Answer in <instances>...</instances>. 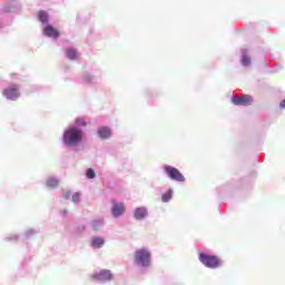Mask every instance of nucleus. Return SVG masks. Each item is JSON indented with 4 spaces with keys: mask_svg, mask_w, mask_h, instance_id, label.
I'll use <instances>...</instances> for the list:
<instances>
[{
    "mask_svg": "<svg viewBox=\"0 0 285 285\" xmlns=\"http://www.w3.org/2000/svg\"><path fill=\"white\" fill-rule=\"evenodd\" d=\"M83 141V129L70 125L62 134L65 148H77Z\"/></svg>",
    "mask_w": 285,
    "mask_h": 285,
    "instance_id": "obj_1",
    "label": "nucleus"
},
{
    "mask_svg": "<svg viewBox=\"0 0 285 285\" xmlns=\"http://www.w3.org/2000/svg\"><path fill=\"white\" fill-rule=\"evenodd\" d=\"M163 170L166 177H168V179H170L171 181H177L179 184H184V181H186V177L184 176V174H181V171L176 167H173L170 165H164Z\"/></svg>",
    "mask_w": 285,
    "mask_h": 285,
    "instance_id": "obj_2",
    "label": "nucleus"
},
{
    "mask_svg": "<svg viewBox=\"0 0 285 285\" xmlns=\"http://www.w3.org/2000/svg\"><path fill=\"white\" fill-rule=\"evenodd\" d=\"M198 259L204 266H206V268H219V266H222V261H219V257L217 256L199 253Z\"/></svg>",
    "mask_w": 285,
    "mask_h": 285,
    "instance_id": "obj_3",
    "label": "nucleus"
},
{
    "mask_svg": "<svg viewBox=\"0 0 285 285\" xmlns=\"http://www.w3.org/2000/svg\"><path fill=\"white\" fill-rule=\"evenodd\" d=\"M2 95L8 99V101H17V99L21 97L19 85H10L3 89Z\"/></svg>",
    "mask_w": 285,
    "mask_h": 285,
    "instance_id": "obj_4",
    "label": "nucleus"
},
{
    "mask_svg": "<svg viewBox=\"0 0 285 285\" xmlns=\"http://www.w3.org/2000/svg\"><path fill=\"white\" fill-rule=\"evenodd\" d=\"M21 10V3L19 0H9L0 8L1 14H10L12 12H19Z\"/></svg>",
    "mask_w": 285,
    "mask_h": 285,
    "instance_id": "obj_5",
    "label": "nucleus"
},
{
    "mask_svg": "<svg viewBox=\"0 0 285 285\" xmlns=\"http://www.w3.org/2000/svg\"><path fill=\"white\" fill-rule=\"evenodd\" d=\"M99 79H101V71H96L94 73L86 71L80 77L81 83H86L87 86H95V83H98Z\"/></svg>",
    "mask_w": 285,
    "mask_h": 285,
    "instance_id": "obj_6",
    "label": "nucleus"
},
{
    "mask_svg": "<svg viewBox=\"0 0 285 285\" xmlns=\"http://www.w3.org/2000/svg\"><path fill=\"white\" fill-rule=\"evenodd\" d=\"M135 262H137L140 266H150V252H148V249L136 250Z\"/></svg>",
    "mask_w": 285,
    "mask_h": 285,
    "instance_id": "obj_7",
    "label": "nucleus"
},
{
    "mask_svg": "<svg viewBox=\"0 0 285 285\" xmlns=\"http://www.w3.org/2000/svg\"><path fill=\"white\" fill-rule=\"evenodd\" d=\"M96 135L101 141H108V139H112V128L100 126L97 128Z\"/></svg>",
    "mask_w": 285,
    "mask_h": 285,
    "instance_id": "obj_8",
    "label": "nucleus"
},
{
    "mask_svg": "<svg viewBox=\"0 0 285 285\" xmlns=\"http://www.w3.org/2000/svg\"><path fill=\"white\" fill-rule=\"evenodd\" d=\"M232 104L234 106H252L253 105V97L248 95L243 96H233Z\"/></svg>",
    "mask_w": 285,
    "mask_h": 285,
    "instance_id": "obj_9",
    "label": "nucleus"
},
{
    "mask_svg": "<svg viewBox=\"0 0 285 285\" xmlns=\"http://www.w3.org/2000/svg\"><path fill=\"white\" fill-rule=\"evenodd\" d=\"M94 282H110L112 279V273L110 269H101L99 273L91 275Z\"/></svg>",
    "mask_w": 285,
    "mask_h": 285,
    "instance_id": "obj_10",
    "label": "nucleus"
},
{
    "mask_svg": "<svg viewBox=\"0 0 285 285\" xmlns=\"http://www.w3.org/2000/svg\"><path fill=\"white\" fill-rule=\"evenodd\" d=\"M42 35L48 37V39H59V37H61L59 30H57L52 24H46L42 28Z\"/></svg>",
    "mask_w": 285,
    "mask_h": 285,
    "instance_id": "obj_11",
    "label": "nucleus"
},
{
    "mask_svg": "<svg viewBox=\"0 0 285 285\" xmlns=\"http://www.w3.org/2000/svg\"><path fill=\"white\" fill-rule=\"evenodd\" d=\"M124 213H126V205L124 203L112 200L111 215H124Z\"/></svg>",
    "mask_w": 285,
    "mask_h": 285,
    "instance_id": "obj_12",
    "label": "nucleus"
},
{
    "mask_svg": "<svg viewBox=\"0 0 285 285\" xmlns=\"http://www.w3.org/2000/svg\"><path fill=\"white\" fill-rule=\"evenodd\" d=\"M65 57L69 61H77L79 59V51L72 47H68L65 49Z\"/></svg>",
    "mask_w": 285,
    "mask_h": 285,
    "instance_id": "obj_13",
    "label": "nucleus"
},
{
    "mask_svg": "<svg viewBox=\"0 0 285 285\" xmlns=\"http://www.w3.org/2000/svg\"><path fill=\"white\" fill-rule=\"evenodd\" d=\"M240 63L245 68H248V66H250V63H252L248 49H246V48L240 49Z\"/></svg>",
    "mask_w": 285,
    "mask_h": 285,
    "instance_id": "obj_14",
    "label": "nucleus"
},
{
    "mask_svg": "<svg viewBox=\"0 0 285 285\" xmlns=\"http://www.w3.org/2000/svg\"><path fill=\"white\" fill-rule=\"evenodd\" d=\"M38 20L40 21V23H42V26H49V21H50V16L47 13V11L41 10L38 12Z\"/></svg>",
    "mask_w": 285,
    "mask_h": 285,
    "instance_id": "obj_15",
    "label": "nucleus"
},
{
    "mask_svg": "<svg viewBox=\"0 0 285 285\" xmlns=\"http://www.w3.org/2000/svg\"><path fill=\"white\" fill-rule=\"evenodd\" d=\"M47 188H57L59 186V178L55 176H49L46 180Z\"/></svg>",
    "mask_w": 285,
    "mask_h": 285,
    "instance_id": "obj_16",
    "label": "nucleus"
},
{
    "mask_svg": "<svg viewBox=\"0 0 285 285\" xmlns=\"http://www.w3.org/2000/svg\"><path fill=\"white\" fill-rule=\"evenodd\" d=\"M104 244H106V240L104 239V237L91 238L92 248H101V246H104Z\"/></svg>",
    "mask_w": 285,
    "mask_h": 285,
    "instance_id": "obj_17",
    "label": "nucleus"
},
{
    "mask_svg": "<svg viewBox=\"0 0 285 285\" xmlns=\"http://www.w3.org/2000/svg\"><path fill=\"white\" fill-rule=\"evenodd\" d=\"M173 199V189H168L166 193L161 195V203L168 204Z\"/></svg>",
    "mask_w": 285,
    "mask_h": 285,
    "instance_id": "obj_18",
    "label": "nucleus"
},
{
    "mask_svg": "<svg viewBox=\"0 0 285 285\" xmlns=\"http://www.w3.org/2000/svg\"><path fill=\"white\" fill-rule=\"evenodd\" d=\"M75 124L76 125L73 126H76L77 128H86L87 126L86 118H81V117L76 118Z\"/></svg>",
    "mask_w": 285,
    "mask_h": 285,
    "instance_id": "obj_19",
    "label": "nucleus"
},
{
    "mask_svg": "<svg viewBox=\"0 0 285 285\" xmlns=\"http://www.w3.org/2000/svg\"><path fill=\"white\" fill-rule=\"evenodd\" d=\"M134 215H148V207L146 206L137 207L134 212Z\"/></svg>",
    "mask_w": 285,
    "mask_h": 285,
    "instance_id": "obj_20",
    "label": "nucleus"
},
{
    "mask_svg": "<svg viewBox=\"0 0 285 285\" xmlns=\"http://www.w3.org/2000/svg\"><path fill=\"white\" fill-rule=\"evenodd\" d=\"M86 177H87V179H95V177H97L95 169L88 168L86 171Z\"/></svg>",
    "mask_w": 285,
    "mask_h": 285,
    "instance_id": "obj_21",
    "label": "nucleus"
},
{
    "mask_svg": "<svg viewBox=\"0 0 285 285\" xmlns=\"http://www.w3.org/2000/svg\"><path fill=\"white\" fill-rule=\"evenodd\" d=\"M71 202H73V204H79V202H81V193L76 191V193L71 196Z\"/></svg>",
    "mask_w": 285,
    "mask_h": 285,
    "instance_id": "obj_22",
    "label": "nucleus"
},
{
    "mask_svg": "<svg viewBox=\"0 0 285 285\" xmlns=\"http://www.w3.org/2000/svg\"><path fill=\"white\" fill-rule=\"evenodd\" d=\"M63 199H70V197H72V193H70V190H67L62 194Z\"/></svg>",
    "mask_w": 285,
    "mask_h": 285,
    "instance_id": "obj_23",
    "label": "nucleus"
},
{
    "mask_svg": "<svg viewBox=\"0 0 285 285\" xmlns=\"http://www.w3.org/2000/svg\"><path fill=\"white\" fill-rule=\"evenodd\" d=\"M137 219H144V215L136 216Z\"/></svg>",
    "mask_w": 285,
    "mask_h": 285,
    "instance_id": "obj_24",
    "label": "nucleus"
},
{
    "mask_svg": "<svg viewBox=\"0 0 285 285\" xmlns=\"http://www.w3.org/2000/svg\"><path fill=\"white\" fill-rule=\"evenodd\" d=\"M63 215H68V210H65V212H63Z\"/></svg>",
    "mask_w": 285,
    "mask_h": 285,
    "instance_id": "obj_25",
    "label": "nucleus"
},
{
    "mask_svg": "<svg viewBox=\"0 0 285 285\" xmlns=\"http://www.w3.org/2000/svg\"><path fill=\"white\" fill-rule=\"evenodd\" d=\"M13 77H16L17 79H19V76H18V75H13Z\"/></svg>",
    "mask_w": 285,
    "mask_h": 285,
    "instance_id": "obj_26",
    "label": "nucleus"
}]
</instances>
